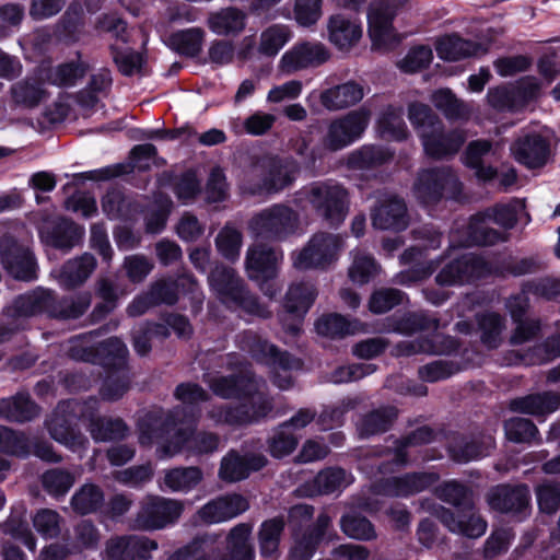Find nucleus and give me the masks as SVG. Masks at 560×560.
Returning <instances> with one entry per match:
<instances>
[{"label":"nucleus","instance_id":"f257e3e1","mask_svg":"<svg viewBox=\"0 0 560 560\" xmlns=\"http://www.w3.org/2000/svg\"><path fill=\"white\" fill-rule=\"evenodd\" d=\"M212 393L222 399H240L238 404L213 406L208 418L215 424L245 427L259 423L273 410L272 399L261 392L265 382L252 371L242 369L231 375L205 380Z\"/></svg>","mask_w":560,"mask_h":560},{"label":"nucleus","instance_id":"f03ea898","mask_svg":"<svg viewBox=\"0 0 560 560\" xmlns=\"http://www.w3.org/2000/svg\"><path fill=\"white\" fill-rule=\"evenodd\" d=\"M185 409L175 407L172 410L154 409L148 411L138 423L139 443L141 445H158L160 457H173L185 447L198 455L211 454L218 451L220 436L212 432L194 433L196 416L184 423L182 416Z\"/></svg>","mask_w":560,"mask_h":560},{"label":"nucleus","instance_id":"7ed1b4c3","mask_svg":"<svg viewBox=\"0 0 560 560\" xmlns=\"http://www.w3.org/2000/svg\"><path fill=\"white\" fill-rule=\"evenodd\" d=\"M252 525H235L225 539L221 535L205 534L196 537L186 547L176 550L167 560H254L255 553L249 541Z\"/></svg>","mask_w":560,"mask_h":560},{"label":"nucleus","instance_id":"20e7f679","mask_svg":"<svg viewBox=\"0 0 560 560\" xmlns=\"http://www.w3.org/2000/svg\"><path fill=\"white\" fill-rule=\"evenodd\" d=\"M436 497L457 509V513L439 505L434 510L436 518L454 534L478 538L487 530V522L475 512L471 489L456 480L439 486Z\"/></svg>","mask_w":560,"mask_h":560},{"label":"nucleus","instance_id":"39448f33","mask_svg":"<svg viewBox=\"0 0 560 560\" xmlns=\"http://www.w3.org/2000/svg\"><path fill=\"white\" fill-rule=\"evenodd\" d=\"M90 292L58 298L54 291L38 288L14 300V314L35 316L45 313L60 320L77 319L90 307Z\"/></svg>","mask_w":560,"mask_h":560},{"label":"nucleus","instance_id":"423d86ee","mask_svg":"<svg viewBox=\"0 0 560 560\" xmlns=\"http://www.w3.org/2000/svg\"><path fill=\"white\" fill-rule=\"evenodd\" d=\"M293 201L300 208L308 202L314 212L332 228L343 223L349 212L348 191L334 180L312 183L298 191Z\"/></svg>","mask_w":560,"mask_h":560},{"label":"nucleus","instance_id":"0eeeda50","mask_svg":"<svg viewBox=\"0 0 560 560\" xmlns=\"http://www.w3.org/2000/svg\"><path fill=\"white\" fill-rule=\"evenodd\" d=\"M208 281L219 301L229 308H240L260 318L271 316V312L259 303L257 296L248 290L235 269L225 265H217L210 271Z\"/></svg>","mask_w":560,"mask_h":560},{"label":"nucleus","instance_id":"6e6552de","mask_svg":"<svg viewBox=\"0 0 560 560\" xmlns=\"http://www.w3.org/2000/svg\"><path fill=\"white\" fill-rule=\"evenodd\" d=\"M28 231L20 222L0 224V259L4 269L15 279H36V261L25 244Z\"/></svg>","mask_w":560,"mask_h":560},{"label":"nucleus","instance_id":"1a4fd4ad","mask_svg":"<svg viewBox=\"0 0 560 560\" xmlns=\"http://www.w3.org/2000/svg\"><path fill=\"white\" fill-rule=\"evenodd\" d=\"M300 214L285 203H275L256 212L248 221V230L268 242H283L300 230Z\"/></svg>","mask_w":560,"mask_h":560},{"label":"nucleus","instance_id":"9d476101","mask_svg":"<svg viewBox=\"0 0 560 560\" xmlns=\"http://www.w3.org/2000/svg\"><path fill=\"white\" fill-rule=\"evenodd\" d=\"M236 342L242 350L272 365V382L278 388L285 390L292 386L291 371L299 370L302 365L299 359L287 351H279L276 346L260 339L252 331L238 335Z\"/></svg>","mask_w":560,"mask_h":560},{"label":"nucleus","instance_id":"9b49d317","mask_svg":"<svg viewBox=\"0 0 560 560\" xmlns=\"http://www.w3.org/2000/svg\"><path fill=\"white\" fill-rule=\"evenodd\" d=\"M412 192L421 205L431 206L444 197L457 199L463 192V183L450 166L428 167L418 172Z\"/></svg>","mask_w":560,"mask_h":560},{"label":"nucleus","instance_id":"f8f14e48","mask_svg":"<svg viewBox=\"0 0 560 560\" xmlns=\"http://www.w3.org/2000/svg\"><path fill=\"white\" fill-rule=\"evenodd\" d=\"M88 417L85 401L65 400L57 405L45 424L50 436L73 452L85 450L89 440L75 430L78 415Z\"/></svg>","mask_w":560,"mask_h":560},{"label":"nucleus","instance_id":"ddd939ff","mask_svg":"<svg viewBox=\"0 0 560 560\" xmlns=\"http://www.w3.org/2000/svg\"><path fill=\"white\" fill-rule=\"evenodd\" d=\"M282 261V249L266 244L253 245L246 252V273L250 280L259 283L260 290L269 298L279 292V288L271 281L277 278Z\"/></svg>","mask_w":560,"mask_h":560},{"label":"nucleus","instance_id":"4468645a","mask_svg":"<svg viewBox=\"0 0 560 560\" xmlns=\"http://www.w3.org/2000/svg\"><path fill=\"white\" fill-rule=\"evenodd\" d=\"M342 247L340 235L317 232L300 250L292 252V266L298 270L326 269L338 259Z\"/></svg>","mask_w":560,"mask_h":560},{"label":"nucleus","instance_id":"2eb2a0df","mask_svg":"<svg viewBox=\"0 0 560 560\" xmlns=\"http://www.w3.org/2000/svg\"><path fill=\"white\" fill-rule=\"evenodd\" d=\"M184 511L179 500L147 495L132 520V528L144 532L163 529L178 521Z\"/></svg>","mask_w":560,"mask_h":560},{"label":"nucleus","instance_id":"dca6fc26","mask_svg":"<svg viewBox=\"0 0 560 560\" xmlns=\"http://www.w3.org/2000/svg\"><path fill=\"white\" fill-rule=\"evenodd\" d=\"M370 118L371 110L365 107L334 118L322 138L326 151L337 152L359 140L366 130Z\"/></svg>","mask_w":560,"mask_h":560},{"label":"nucleus","instance_id":"f3484780","mask_svg":"<svg viewBox=\"0 0 560 560\" xmlns=\"http://www.w3.org/2000/svg\"><path fill=\"white\" fill-rule=\"evenodd\" d=\"M404 0H378L368 13L369 35L378 49H390L400 38L393 27V20Z\"/></svg>","mask_w":560,"mask_h":560},{"label":"nucleus","instance_id":"a211bd4d","mask_svg":"<svg viewBox=\"0 0 560 560\" xmlns=\"http://www.w3.org/2000/svg\"><path fill=\"white\" fill-rule=\"evenodd\" d=\"M492 272L491 265L481 256L468 253L447 262L436 275L442 287L470 283Z\"/></svg>","mask_w":560,"mask_h":560},{"label":"nucleus","instance_id":"6ab92c4d","mask_svg":"<svg viewBox=\"0 0 560 560\" xmlns=\"http://www.w3.org/2000/svg\"><path fill=\"white\" fill-rule=\"evenodd\" d=\"M435 433L434 431L427 425L420 427L401 439L395 440L394 448L377 446L370 451H368L366 455H373L375 457H390L392 463H380L377 464L376 471H370L371 475L385 474L390 470V466L394 464L397 467H402L408 464V454L406 452L407 447L410 446H419L422 444H428L434 441Z\"/></svg>","mask_w":560,"mask_h":560},{"label":"nucleus","instance_id":"aec40b11","mask_svg":"<svg viewBox=\"0 0 560 560\" xmlns=\"http://www.w3.org/2000/svg\"><path fill=\"white\" fill-rule=\"evenodd\" d=\"M467 139L462 128L446 130L444 124L439 122L433 129L423 130L421 144L424 153L433 160H448L455 156Z\"/></svg>","mask_w":560,"mask_h":560},{"label":"nucleus","instance_id":"412c9836","mask_svg":"<svg viewBox=\"0 0 560 560\" xmlns=\"http://www.w3.org/2000/svg\"><path fill=\"white\" fill-rule=\"evenodd\" d=\"M158 542L145 536L122 535L109 538L101 553L102 560H149Z\"/></svg>","mask_w":560,"mask_h":560},{"label":"nucleus","instance_id":"4be33fe9","mask_svg":"<svg viewBox=\"0 0 560 560\" xmlns=\"http://www.w3.org/2000/svg\"><path fill=\"white\" fill-rule=\"evenodd\" d=\"M514 159L527 168H540L551 158L548 138L537 132H527L517 137L510 147Z\"/></svg>","mask_w":560,"mask_h":560},{"label":"nucleus","instance_id":"5701e85b","mask_svg":"<svg viewBox=\"0 0 560 560\" xmlns=\"http://www.w3.org/2000/svg\"><path fill=\"white\" fill-rule=\"evenodd\" d=\"M374 229L382 231H404L409 225V215L404 199L395 195L381 197L371 211Z\"/></svg>","mask_w":560,"mask_h":560},{"label":"nucleus","instance_id":"b1692460","mask_svg":"<svg viewBox=\"0 0 560 560\" xmlns=\"http://www.w3.org/2000/svg\"><path fill=\"white\" fill-rule=\"evenodd\" d=\"M84 232L83 226L65 218L47 219L39 228V236L45 244L66 252L82 241Z\"/></svg>","mask_w":560,"mask_h":560},{"label":"nucleus","instance_id":"393cba45","mask_svg":"<svg viewBox=\"0 0 560 560\" xmlns=\"http://www.w3.org/2000/svg\"><path fill=\"white\" fill-rule=\"evenodd\" d=\"M330 57L327 47L319 42H303L295 44L283 54L280 68L283 72L292 73L302 69L318 67Z\"/></svg>","mask_w":560,"mask_h":560},{"label":"nucleus","instance_id":"a878e982","mask_svg":"<svg viewBox=\"0 0 560 560\" xmlns=\"http://www.w3.org/2000/svg\"><path fill=\"white\" fill-rule=\"evenodd\" d=\"M267 463L262 454L241 455L237 451L231 450L221 458L218 477L224 482H238L248 478L252 472L264 468Z\"/></svg>","mask_w":560,"mask_h":560},{"label":"nucleus","instance_id":"bb28decb","mask_svg":"<svg viewBox=\"0 0 560 560\" xmlns=\"http://www.w3.org/2000/svg\"><path fill=\"white\" fill-rule=\"evenodd\" d=\"M249 509L245 497L237 493L220 495L202 505L197 515L206 524H219L230 521Z\"/></svg>","mask_w":560,"mask_h":560},{"label":"nucleus","instance_id":"cd10ccee","mask_svg":"<svg viewBox=\"0 0 560 560\" xmlns=\"http://www.w3.org/2000/svg\"><path fill=\"white\" fill-rule=\"evenodd\" d=\"M438 480L439 475L435 472H410L383 479L377 486V492L388 497L406 498L427 490Z\"/></svg>","mask_w":560,"mask_h":560},{"label":"nucleus","instance_id":"c85d7f7f","mask_svg":"<svg viewBox=\"0 0 560 560\" xmlns=\"http://www.w3.org/2000/svg\"><path fill=\"white\" fill-rule=\"evenodd\" d=\"M494 447V439L490 434L451 436L447 451L450 457L456 463H468L479 459L489 454Z\"/></svg>","mask_w":560,"mask_h":560},{"label":"nucleus","instance_id":"c756f323","mask_svg":"<svg viewBox=\"0 0 560 560\" xmlns=\"http://www.w3.org/2000/svg\"><path fill=\"white\" fill-rule=\"evenodd\" d=\"M489 506L501 513H522L530 502V491L525 485H499L487 493Z\"/></svg>","mask_w":560,"mask_h":560},{"label":"nucleus","instance_id":"7c9ffc66","mask_svg":"<svg viewBox=\"0 0 560 560\" xmlns=\"http://www.w3.org/2000/svg\"><path fill=\"white\" fill-rule=\"evenodd\" d=\"M88 409L89 432L95 442L120 441L129 434V428L120 418L96 417L98 409V400L89 398L85 400Z\"/></svg>","mask_w":560,"mask_h":560},{"label":"nucleus","instance_id":"2f4dec72","mask_svg":"<svg viewBox=\"0 0 560 560\" xmlns=\"http://www.w3.org/2000/svg\"><path fill=\"white\" fill-rule=\"evenodd\" d=\"M266 155L253 156L238 176V188L243 195H271L267 174Z\"/></svg>","mask_w":560,"mask_h":560},{"label":"nucleus","instance_id":"473e14b6","mask_svg":"<svg viewBox=\"0 0 560 560\" xmlns=\"http://www.w3.org/2000/svg\"><path fill=\"white\" fill-rule=\"evenodd\" d=\"M131 159L135 164L118 163L100 170L81 173L79 176L89 180H108L132 172L133 167L143 168L147 165L141 164V160H151L156 155V148L151 143L136 145L131 150Z\"/></svg>","mask_w":560,"mask_h":560},{"label":"nucleus","instance_id":"72a5a7b5","mask_svg":"<svg viewBox=\"0 0 560 560\" xmlns=\"http://www.w3.org/2000/svg\"><path fill=\"white\" fill-rule=\"evenodd\" d=\"M492 153V142L486 139L470 141L462 156L463 164L474 171L475 177L482 183H488L498 176V171L492 165H486L485 159Z\"/></svg>","mask_w":560,"mask_h":560},{"label":"nucleus","instance_id":"f704fd0d","mask_svg":"<svg viewBox=\"0 0 560 560\" xmlns=\"http://www.w3.org/2000/svg\"><path fill=\"white\" fill-rule=\"evenodd\" d=\"M327 36L339 50H349L360 40L362 27L355 20L338 13L329 16L327 21Z\"/></svg>","mask_w":560,"mask_h":560},{"label":"nucleus","instance_id":"c9c22d12","mask_svg":"<svg viewBox=\"0 0 560 560\" xmlns=\"http://www.w3.org/2000/svg\"><path fill=\"white\" fill-rule=\"evenodd\" d=\"M364 97L363 86L355 81H348L320 92V104L329 112H337L357 105Z\"/></svg>","mask_w":560,"mask_h":560},{"label":"nucleus","instance_id":"e433bc0d","mask_svg":"<svg viewBox=\"0 0 560 560\" xmlns=\"http://www.w3.org/2000/svg\"><path fill=\"white\" fill-rule=\"evenodd\" d=\"M509 408L514 412L544 417L560 408V393L548 390L517 397L510 401Z\"/></svg>","mask_w":560,"mask_h":560},{"label":"nucleus","instance_id":"4c0bfd02","mask_svg":"<svg viewBox=\"0 0 560 560\" xmlns=\"http://www.w3.org/2000/svg\"><path fill=\"white\" fill-rule=\"evenodd\" d=\"M459 345L451 336L435 335L432 339L421 338L401 341L396 346L397 355H412L417 353L451 354L457 351Z\"/></svg>","mask_w":560,"mask_h":560},{"label":"nucleus","instance_id":"58836bf2","mask_svg":"<svg viewBox=\"0 0 560 560\" xmlns=\"http://www.w3.org/2000/svg\"><path fill=\"white\" fill-rule=\"evenodd\" d=\"M96 268V259L90 253L67 260L58 273V281L65 289L83 284Z\"/></svg>","mask_w":560,"mask_h":560},{"label":"nucleus","instance_id":"ea45409f","mask_svg":"<svg viewBox=\"0 0 560 560\" xmlns=\"http://www.w3.org/2000/svg\"><path fill=\"white\" fill-rule=\"evenodd\" d=\"M436 52L441 59L456 61L467 57L481 56L488 51V47L464 39L457 35H447L436 43Z\"/></svg>","mask_w":560,"mask_h":560},{"label":"nucleus","instance_id":"a19ab883","mask_svg":"<svg viewBox=\"0 0 560 560\" xmlns=\"http://www.w3.org/2000/svg\"><path fill=\"white\" fill-rule=\"evenodd\" d=\"M285 527L282 516L264 521L258 529L259 553L264 560H277L280 556V541Z\"/></svg>","mask_w":560,"mask_h":560},{"label":"nucleus","instance_id":"79ce46f5","mask_svg":"<svg viewBox=\"0 0 560 560\" xmlns=\"http://www.w3.org/2000/svg\"><path fill=\"white\" fill-rule=\"evenodd\" d=\"M270 194H278L291 186L299 174V165L293 159L266 155Z\"/></svg>","mask_w":560,"mask_h":560},{"label":"nucleus","instance_id":"37998d69","mask_svg":"<svg viewBox=\"0 0 560 560\" xmlns=\"http://www.w3.org/2000/svg\"><path fill=\"white\" fill-rule=\"evenodd\" d=\"M207 25L220 36L237 35L245 28L246 14L234 7L223 8L209 14Z\"/></svg>","mask_w":560,"mask_h":560},{"label":"nucleus","instance_id":"c03bdc74","mask_svg":"<svg viewBox=\"0 0 560 560\" xmlns=\"http://www.w3.org/2000/svg\"><path fill=\"white\" fill-rule=\"evenodd\" d=\"M352 481V476L345 469L340 467H327L315 476L310 485L311 489L306 494L313 497L317 494L341 492L351 485Z\"/></svg>","mask_w":560,"mask_h":560},{"label":"nucleus","instance_id":"a18cd8bd","mask_svg":"<svg viewBox=\"0 0 560 560\" xmlns=\"http://www.w3.org/2000/svg\"><path fill=\"white\" fill-rule=\"evenodd\" d=\"M492 221L480 211L474 214L467 226V245L492 246L506 240V234L490 226Z\"/></svg>","mask_w":560,"mask_h":560},{"label":"nucleus","instance_id":"49530a36","mask_svg":"<svg viewBox=\"0 0 560 560\" xmlns=\"http://www.w3.org/2000/svg\"><path fill=\"white\" fill-rule=\"evenodd\" d=\"M394 156V153L386 148L365 144L353 150L347 156V167L354 171H368L378 167Z\"/></svg>","mask_w":560,"mask_h":560},{"label":"nucleus","instance_id":"de8ad7c7","mask_svg":"<svg viewBox=\"0 0 560 560\" xmlns=\"http://www.w3.org/2000/svg\"><path fill=\"white\" fill-rule=\"evenodd\" d=\"M39 415V407L27 393H18L0 400V417L14 422L31 421Z\"/></svg>","mask_w":560,"mask_h":560},{"label":"nucleus","instance_id":"09e8293b","mask_svg":"<svg viewBox=\"0 0 560 560\" xmlns=\"http://www.w3.org/2000/svg\"><path fill=\"white\" fill-rule=\"evenodd\" d=\"M438 328V318L431 317L424 312H408L400 317L388 318L385 330L412 335L424 330H436Z\"/></svg>","mask_w":560,"mask_h":560},{"label":"nucleus","instance_id":"8fccbe9b","mask_svg":"<svg viewBox=\"0 0 560 560\" xmlns=\"http://www.w3.org/2000/svg\"><path fill=\"white\" fill-rule=\"evenodd\" d=\"M396 418L397 409L395 407H380L362 416L357 424L358 433L360 438L382 434L390 429Z\"/></svg>","mask_w":560,"mask_h":560},{"label":"nucleus","instance_id":"3c124183","mask_svg":"<svg viewBox=\"0 0 560 560\" xmlns=\"http://www.w3.org/2000/svg\"><path fill=\"white\" fill-rule=\"evenodd\" d=\"M431 101L435 108L448 120H468L471 116V106L465 101L457 98L450 89L435 91L432 94Z\"/></svg>","mask_w":560,"mask_h":560},{"label":"nucleus","instance_id":"603ef678","mask_svg":"<svg viewBox=\"0 0 560 560\" xmlns=\"http://www.w3.org/2000/svg\"><path fill=\"white\" fill-rule=\"evenodd\" d=\"M316 295V289L312 283H294L285 294L284 308L289 314L302 318L314 303Z\"/></svg>","mask_w":560,"mask_h":560},{"label":"nucleus","instance_id":"864d4df0","mask_svg":"<svg viewBox=\"0 0 560 560\" xmlns=\"http://www.w3.org/2000/svg\"><path fill=\"white\" fill-rule=\"evenodd\" d=\"M205 34L200 27L177 31L170 35L167 45L183 56L196 57L201 51Z\"/></svg>","mask_w":560,"mask_h":560},{"label":"nucleus","instance_id":"5fc2aeb1","mask_svg":"<svg viewBox=\"0 0 560 560\" xmlns=\"http://www.w3.org/2000/svg\"><path fill=\"white\" fill-rule=\"evenodd\" d=\"M203 479L202 470L197 466L176 467L165 470L164 485L173 492L187 493Z\"/></svg>","mask_w":560,"mask_h":560},{"label":"nucleus","instance_id":"6e6d98bb","mask_svg":"<svg viewBox=\"0 0 560 560\" xmlns=\"http://www.w3.org/2000/svg\"><path fill=\"white\" fill-rule=\"evenodd\" d=\"M401 107L387 106L381 114L377 126L382 138L387 140L402 141L409 132L402 118Z\"/></svg>","mask_w":560,"mask_h":560},{"label":"nucleus","instance_id":"4d7b16f0","mask_svg":"<svg viewBox=\"0 0 560 560\" xmlns=\"http://www.w3.org/2000/svg\"><path fill=\"white\" fill-rule=\"evenodd\" d=\"M128 349L117 337H110L97 343V364L108 370H121L126 368Z\"/></svg>","mask_w":560,"mask_h":560},{"label":"nucleus","instance_id":"13d9d810","mask_svg":"<svg viewBox=\"0 0 560 560\" xmlns=\"http://www.w3.org/2000/svg\"><path fill=\"white\" fill-rule=\"evenodd\" d=\"M481 342L489 349L498 348L505 328V319L495 312H483L476 315Z\"/></svg>","mask_w":560,"mask_h":560},{"label":"nucleus","instance_id":"bf43d9fd","mask_svg":"<svg viewBox=\"0 0 560 560\" xmlns=\"http://www.w3.org/2000/svg\"><path fill=\"white\" fill-rule=\"evenodd\" d=\"M104 503L103 490L94 483H85L71 497V508L80 515L96 512Z\"/></svg>","mask_w":560,"mask_h":560},{"label":"nucleus","instance_id":"052dcab7","mask_svg":"<svg viewBox=\"0 0 560 560\" xmlns=\"http://www.w3.org/2000/svg\"><path fill=\"white\" fill-rule=\"evenodd\" d=\"M11 95L15 104L33 108L47 96L43 84L36 79H25L14 83Z\"/></svg>","mask_w":560,"mask_h":560},{"label":"nucleus","instance_id":"680f3d73","mask_svg":"<svg viewBox=\"0 0 560 560\" xmlns=\"http://www.w3.org/2000/svg\"><path fill=\"white\" fill-rule=\"evenodd\" d=\"M340 528L349 538L371 541L377 538L374 525L364 516L349 512L340 518Z\"/></svg>","mask_w":560,"mask_h":560},{"label":"nucleus","instance_id":"e2e57ef3","mask_svg":"<svg viewBox=\"0 0 560 560\" xmlns=\"http://www.w3.org/2000/svg\"><path fill=\"white\" fill-rule=\"evenodd\" d=\"M214 244L219 254L230 261L240 257L243 234L233 224L226 223L217 234Z\"/></svg>","mask_w":560,"mask_h":560},{"label":"nucleus","instance_id":"0e129e2a","mask_svg":"<svg viewBox=\"0 0 560 560\" xmlns=\"http://www.w3.org/2000/svg\"><path fill=\"white\" fill-rule=\"evenodd\" d=\"M175 397L186 406H179L185 409L182 416L184 423L191 421V415L195 413L196 419L199 417V409L195 407L200 401L209 399V394L198 384L182 383L175 389Z\"/></svg>","mask_w":560,"mask_h":560},{"label":"nucleus","instance_id":"69168bd1","mask_svg":"<svg viewBox=\"0 0 560 560\" xmlns=\"http://www.w3.org/2000/svg\"><path fill=\"white\" fill-rule=\"evenodd\" d=\"M290 37L291 32L288 26L273 24L261 32L258 51L264 56L273 57L283 48Z\"/></svg>","mask_w":560,"mask_h":560},{"label":"nucleus","instance_id":"338daca9","mask_svg":"<svg viewBox=\"0 0 560 560\" xmlns=\"http://www.w3.org/2000/svg\"><path fill=\"white\" fill-rule=\"evenodd\" d=\"M352 264L349 267L350 279L359 284L368 283L380 270L378 264L368 253L361 249L351 252Z\"/></svg>","mask_w":560,"mask_h":560},{"label":"nucleus","instance_id":"774afa93","mask_svg":"<svg viewBox=\"0 0 560 560\" xmlns=\"http://www.w3.org/2000/svg\"><path fill=\"white\" fill-rule=\"evenodd\" d=\"M315 328L318 335L331 339L343 338L355 332L357 323L349 322L339 314H328L318 318Z\"/></svg>","mask_w":560,"mask_h":560}]
</instances>
